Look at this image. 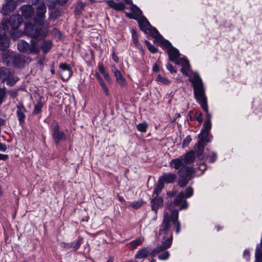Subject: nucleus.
Segmentation results:
<instances>
[{
    "mask_svg": "<svg viewBox=\"0 0 262 262\" xmlns=\"http://www.w3.org/2000/svg\"><path fill=\"white\" fill-rule=\"evenodd\" d=\"M10 77L11 72L9 68L6 67L0 68V80L4 82Z\"/></svg>",
    "mask_w": 262,
    "mask_h": 262,
    "instance_id": "22",
    "label": "nucleus"
},
{
    "mask_svg": "<svg viewBox=\"0 0 262 262\" xmlns=\"http://www.w3.org/2000/svg\"><path fill=\"white\" fill-rule=\"evenodd\" d=\"M68 0H56L57 3L60 6H63L66 4Z\"/></svg>",
    "mask_w": 262,
    "mask_h": 262,
    "instance_id": "58",
    "label": "nucleus"
},
{
    "mask_svg": "<svg viewBox=\"0 0 262 262\" xmlns=\"http://www.w3.org/2000/svg\"><path fill=\"white\" fill-rule=\"evenodd\" d=\"M17 48L19 51L23 53H37L39 52V49L36 47V42L33 40H31V44H29L21 40L17 43Z\"/></svg>",
    "mask_w": 262,
    "mask_h": 262,
    "instance_id": "7",
    "label": "nucleus"
},
{
    "mask_svg": "<svg viewBox=\"0 0 262 262\" xmlns=\"http://www.w3.org/2000/svg\"><path fill=\"white\" fill-rule=\"evenodd\" d=\"M144 238L143 237H139L129 243L130 247L133 249H135L137 247L140 245L143 242Z\"/></svg>",
    "mask_w": 262,
    "mask_h": 262,
    "instance_id": "32",
    "label": "nucleus"
},
{
    "mask_svg": "<svg viewBox=\"0 0 262 262\" xmlns=\"http://www.w3.org/2000/svg\"><path fill=\"white\" fill-rule=\"evenodd\" d=\"M132 39L133 42L135 44V45L138 48L141 47L142 48L141 46L138 42V37L137 32L134 30H132Z\"/></svg>",
    "mask_w": 262,
    "mask_h": 262,
    "instance_id": "33",
    "label": "nucleus"
},
{
    "mask_svg": "<svg viewBox=\"0 0 262 262\" xmlns=\"http://www.w3.org/2000/svg\"><path fill=\"white\" fill-rule=\"evenodd\" d=\"M185 195L184 197L186 198H189L191 197L193 193V190L192 187H188L185 190Z\"/></svg>",
    "mask_w": 262,
    "mask_h": 262,
    "instance_id": "39",
    "label": "nucleus"
},
{
    "mask_svg": "<svg viewBox=\"0 0 262 262\" xmlns=\"http://www.w3.org/2000/svg\"><path fill=\"white\" fill-rule=\"evenodd\" d=\"M22 15L26 18H29L33 14L34 10L30 5H23L21 8Z\"/></svg>",
    "mask_w": 262,
    "mask_h": 262,
    "instance_id": "19",
    "label": "nucleus"
},
{
    "mask_svg": "<svg viewBox=\"0 0 262 262\" xmlns=\"http://www.w3.org/2000/svg\"><path fill=\"white\" fill-rule=\"evenodd\" d=\"M111 70L114 73V75L120 71L118 70L117 67L115 64H113L111 66Z\"/></svg>",
    "mask_w": 262,
    "mask_h": 262,
    "instance_id": "53",
    "label": "nucleus"
},
{
    "mask_svg": "<svg viewBox=\"0 0 262 262\" xmlns=\"http://www.w3.org/2000/svg\"><path fill=\"white\" fill-rule=\"evenodd\" d=\"M166 68L171 74L176 73L177 72V70L171 63H168L166 65Z\"/></svg>",
    "mask_w": 262,
    "mask_h": 262,
    "instance_id": "46",
    "label": "nucleus"
},
{
    "mask_svg": "<svg viewBox=\"0 0 262 262\" xmlns=\"http://www.w3.org/2000/svg\"><path fill=\"white\" fill-rule=\"evenodd\" d=\"M24 32L32 38L42 39L46 36V32L42 26L33 25L32 23L26 24Z\"/></svg>",
    "mask_w": 262,
    "mask_h": 262,
    "instance_id": "5",
    "label": "nucleus"
},
{
    "mask_svg": "<svg viewBox=\"0 0 262 262\" xmlns=\"http://www.w3.org/2000/svg\"><path fill=\"white\" fill-rule=\"evenodd\" d=\"M117 198H118V200L121 202H125V200L123 196H121L119 195H117Z\"/></svg>",
    "mask_w": 262,
    "mask_h": 262,
    "instance_id": "60",
    "label": "nucleus"
},
{
    "mask_svg": "<svg viewBox=\"0 0 262 262\" xmlns=\"http://www.w3.org/2000/svg\"><path fill=\"white\" fill-rule=\"evenodd\" d=\"M250 252L248 250L245 249L243 252V257L245 258L247 260L250 259Z\"/></svg>",
    "mask_w": 262,
    "mask_h": 262,
    "instance_id": "48",
    "label": "nucleus"
},
{
    "mask_svg": "<svg viewBox=\"0 0 262 262\" xmlns=\"http://www.w3.org/2000/svg\"><path fill=\"white\" fill-rule=\"evenodd\" d=\"M153 71L155 72H158L159 71V68L158 65L155 64L153 67Z\"/></svg>",
    "mask_w": 262,
    "mask_h": 262,
    "instance_id": "59",
    "label": "nucleus"
},
{
    "mask_svg": "<svg viewBox=\"0 0 262 262\" xmlns=\"http://www.w3.org/2000/svg\"><path fill=\"white\" fill-rule=\"evenodd\" d=\"M148 126V124L145 121H144L137 125V129L140 132L144 133L146 132Z\"/></svg>",
    "mask_w": 262,
    "mask_h": 262,
    "instance_id": "34",
    "label": "nucleus"
},
{
    "mask_svg": "<svg viewBox=\"0 0 262 262\" xmlns=\"http://www.w3.org/2000/svg\"><path fill=\"white\" fill-rule=\"evenodd\" d=\"M103 75L104 76V78L106 79L107 81H108L110 83L111 82V78L107 72L105 73Z\"/></svg>",
    "mask_w": 262,
    "mask_h": 262,
    "instance_id": "55",
    "label": "nucleus"
},
{
    "mask_svg": "<svg viewBox=\"0 0 262 262\" xmlns=\"http://www.w3.org/2000/svg\"><path fill=\"white\" fill-rule=\"evenodd\" d=\"M132 12L137 15V16H140V15L142 14V11L140 10V9L137 7L136 5H134V4H132L131 5V8H130Z\"/></svg>",
    "mask_w": 262,
    "mask_h": 262,
    "instance_id": "37",
    "label": "nucleus"
},
{
    "mask_svg": "<svg viewBox=\"0 0 262 262\" xmlns=\"http://www.w3.org/2000/svg\"><path fill=\"white\" fill-rule=\"evenodd\" d=\"M177 194V190H172L171 191H168L167 192V195L169 197H172L175 196V195Z\"/></svg>",
    "mask_w": 262,
    "mask_h": 262,
    "instance_id": "54",
    "label": "nucleus"
},
{
    "mask_svg": "<svg viewBox=\"0 0 262 262\" xmlns=\"http://www.w3.org/2000/svg\"><path fill=\"white\" fill-rule=\"evenodd\" d=\"M51 132L56 145H58L61 141L66 140L67 136L63 132L60 130V127L56 121H54L51 125Z\"/></svg>",
    "mask_w": 262,
    "mask_h": 262,
    "instance_id": "6",
    "label": "nucleus"
},
{
    "mask_svg": "<svg viewBox=\"0 0 262 262\" xmlns=\"http://www.w3.org/2000/svg\"><path fill=\"white\" fill-rule=\"evenodd\" d=\"M6 3L3 5L1 13L6 15L12 12L16 8L15 2L13 0H5Z\"/></svg>",
    "mask_w": 262,
    "mask_h": 262,
    "instance_id": "17",
    "label": "nucleus"
},
{
    "mask_svg": "<svg viewBox=\"0 0 262 262\" xmlns=\"http://www.w3.org/2000/svg\"><path fill=\"white\" fill-rule=\"evenodd\" d=\"M143 204L142 200H139L137 201H134L132 204V207L135 209H137L141 207Z\"/></svg>",
    "mask_w": 262,
    "mask_h": 262,
    "instance_id": "40",
    "label": "nucleus"
},
{
    "mask_svg": "<svg viewBox=\"0 0 262 262\" xmlns=\"http://www.w3.org/2000/svg\"><path fill=\"white\" fill-rule=\"evenodd\" d=\"M196 146V155L194 150H190L183 156L171 160L169 163L170 167L178 170V185L181 188L185 187L188 183L193 173L192 167L187 166V164H192L196 157L200 158L203 154L202 153L201 156H198L197 144Z\"/></svg>",
    "mask_w": 262,
    "mask_h": 262,
    "instance_id": "2",
    "label": "nucleus"
},
{
    "mask_svg": "<svg viewBox=\"0 0 262 262\" xmlns=\"http://www.w3.org/2000/svg\"><path fill=\"white\" fill-rule=\"evenodd\" d=\"M5 121L4 119L0 118V126L3 125L5 123Z\"/></svg>",
    "mask_w": 262,
    "mask_h": 262,
    "instance_id": "64",
    "label": "nucleus"
},
{
    "mask_svg": "<svg viewBox=\"0 0 262 262\" xmlns=\"http://www.w3.org/2000/svg\"><path fill=\"white\" fill-rule=\"evenodd\" d=\"M52 47V43L50 40H44L41 45L40 48L44 54H47Z\"/></svg>",
    "mask_w": 262,
    "mask_h": 262,
    "instance_id": "27",
    "label": "nucleus"
},
{
    "mask_svg": "<svg viewBox=\"0 0 262 262\" xmlns=\"http://www.w3.org/2000/svg\"><path fill=\"white\" fill-rule=\"evenodd\" d=\"M148 31H149L150 35L154 37L155 39V40L160 45H162L163 42H164V41L166 40V39H164L159 33L156 28L151 26V27Z\"/></svg>",
    "mask_w": 262,
    "mask_h": 262,
    "instance_id": "18",
    "label": "nucleus"
},
{
    "mask_svg": "<svg viewBox=\"0 0 262 262\" xmlns=\"http://www.w3.org/2000/svg\"><path fill=\"white\" fill-rule=\"evenodd\" d=\"M8 26L4 24L0 25V50L5 51L9 47V38L7 35Z\"/></svg>",
    "mask_w": 262,
    "mask_h": 262,
    "instance_id": "8",
    "label": "nucleus"
},
{
    "mask_svg": "<svg viewBox=\"0 0 262 262\" xmlns=\"http://www.w3.org/2000/svg\"><path fill=\"white\" fill-rule=\"evenodd\" d=\"M179 211L177 209L172 210L170 213L171 221L176 227V232L179 234L181 231V224L178 221Z\"/></svg>",
    "mask_w": 262,
    "mask_h": 262,
    "instance_id": "16",
    "label": "nucleus"
},
{
    "mask_svg": "<svg viewBox=\"0 0 262 262\" xmlns=\"http://www.w3.org/2000/svg\"><path fill=\"white\" fill-rule=\"evenodd\" d=\"M123 1L127 5H132L133 4L132 0H123Z\"/></svg>",
    "mask_w": 262,
    "mask_h": 262,
    "instance_id": "62",
    "label": "nucleus"
},
{
    "mask_svg": "<svg viewBox=\"0 0 262 262\" xmlns=\"http://www.w3.org/2000/svg\"><path fill=\"white\" fill-rule=\"evenodd\" d=\"M22 17L18 14L12 15L9 19L7 20L4 24L6 25L8 27V24H9L11 27V30L10 32V34L12 38L16 39L19 37L21 35V32L18 31L17 29L23 23ZM9 29V28L8 27Z\"/></svg>",
    "mask_w": 262,
    "mask_h": 262,
    "instance_id": "4",
    "label": "nucleus"
},
{
    "mask_svg": "<svg viewBox=\"0 0 262 262\" xmlns=\"http://www.w3.org/2000/svg\"><path fill=\"white\" fill-rule=\"evenodd\" d=\"M6 97V91L5 88H0V105L4 102Z\"/></svg>",
    "mask_w": 262,
    "mask_h": 262,
    "instance_id": "38",
    "label": "nucleus"
},
{
    "mask_svg": "<svg viewBox=\"0 0 262 262\" xmlns=\"http://www.w3.org/2000/svg\"><path fill=\"white\" fill-rule=\"evenodd\" d=\"M162 252L161 250L160 249V247L157 246L156 248L154 249L152 251H151L150 252H149V255L151 257V258H154L156 256V255L159 253L160 252Z\"/></svg>",
    "mask_w": 262,
    "mask_h": 262,
    "instance_id": "41",
    "label": "nucleus"
},
{
    "mask_svg": "<svg viewBox=\"0 0 262 262\" xmlns=\"http://www.w3.org/2000/svg\"><path fill=\"white\" fill-rule=\"evenodd\" d=\"M98 69L100 73H101L102 75L106 73L103 64L101 62L98 63Z\"/></svg>",
    "mask_w": 262,
    "mask_h": 262,
    "instance_id": "50",
    "label": "nucleus"
},
{
    "mask_svg": "<svg viewBox=\"0 0 262 262\" xmlns=\"http://www.w3.org/2000/svg\"><path fill=\"white\" fill-rule=\"evenodd\" d=\"M184 195L183 191H181L177 194L174 200H173V204L175 206H178L180 205V210L186 209L188 208L189 204L184 200Z\"/></svg>",
    "mask_w": 262,
    "mask_h": 262,
    "instance_id": "12",
    "label": "nucleus"
},
{
    "mask_svg": "<svg viewBox=\"0 0 262 262\" xmlns=\"http://www.w3.org/2000/svg\"><path fill=\"white\" fill-rule=\"evenodd\" d=\"M150 201L151 210L157 214L158 209L163 206L164 200L160 196H154Z\"/></svg>",
    "mask_w": 262,
    "mask_h": 262,
    "instance_id": "15",
    "label": "nucleus"
},
{
    "mask_svg": "<svg viewBox=\"0 0 262 262\" xmlns=\"http://www.w3.org/2000/svg\"><path fill=\"white\" fill-rule=\"evenodd\" d=\"M16 114L19 121V124L22 125L24 123L25 121L26 116L25 113L27 112V110L22 103H18L16 105Z\"/></svg>",
    "mask_w": 262,
    "mask_h": 262,
    "instance_id": "13",
    "label": "nucleus"
},
{
    "mask_svg": "<svg viewBox=\"0 0 262 262\" xmlns=\"http://www.w3.org/2000/svg\"><path fill=\"white\" fill-rule=\"evenodd\" d=\"M196 120L199 123L203 122V116L202 113H199L197 116L195 115V120Z\"/></svg>",
    "mask_w": 262,
    "mask_h": 262,
    "instance_id": "49",
    "label": "nucleus"
},
{
    "mask_svg": "<svg viewBox=\"0 0 262 262\" xmlns=\"http://www.w3.org/2000/svg\"><path fill=\"white\" fill-rule=\"evenodd\" d=\"M255 262H262V246L258 245L256 246L255 253Z\"/></svg>",
    "mask_w": 262,
    "mask_h": 262,
    "instance_id": "29",
    "label": "nucleus"
},
{
    "mask_svg": "<svg viewBox=\"0 0 262 262\" xmlns=\"http://www.w3.org/2000/svg\"><path fill=\"white\" fill-rule=\"evenodd\" d=\"M169 256V253L168 251H165L158 255V258L160 260H166Z\"/></svg>",
    "mask_w": 262,
    "mask_h": 262,
    "instance_id": "42",
    "label": "nucleus"
},
{
    "mask_svg": "<svg viewBox=\"0 0 262 262\" xmlns=\"http://www.w3.org/2000/svg\"><path fill=\"white\" fill-rule=\"evenodd\" d=\"M21 60V59L20 56H16L14 58V62L17 66H19L21 63H20Z\"/></svg>",
    "mask_w": 262,
    "mask_h": 262,
    "instance_id": "51",
    "label": "nucleus"
},
{
    "mask_svg": "<svg viewBox=\"0 0 262 262\" xmlns=\"http://www.w3.org/2000/svg\"><path fill=\"white\" fill-rule=\"evenodd\" d=\"M145 44L147 47L148 50L152 53H156L158 52L159 49L155 47L150 42L147 40H145Z\"/></svg>",
    "mask_w": 262,
    "mask_h": 262,
    "instance_id": "35",
    "label": "nucleus"
},
{
    "mask_svg": "<svg viewBox=\"0 0 262 262\" xmlns=\"http://www.w3.org/2000/svg\"><path fill=\"white\" fill-rule=\"evenodd\" d=\"M172 235L171 234L170 236L166 239L164 242L162 243L161 245L158 246L160 247V249L162 251L165 250V249L169 248L172 244Z\"/></svg>",
    "mask_w": 262,
    "mask_h": 262,
    "instance_id": "25",
    "label": "nucleus"
},
{
    "mask_svg": "<svg viewBox=\"0 0 262 262\" xmlns=\"http://www.w3.org/2000/svg\"><path fill=\"white\" fill-rule=\"evenodd\" d=\"M17 80L14 79V78L11 79V77H10L8 79H7L6 81H7V85H8L9 86H13L16 83Z\"/></svg>",
    "mask_w": 262,
    "mask_h": 262,
    "instance_id": "47",
    "label": "nucleus"
},
{
    "mask_svg": "<svg viewBox=\"0 0 262 262\" xmlns=\"http://www.w3.org/2000/svg\"><path fill=\"white\" fill-rule=\"evenodd\" d=\"M208 158L209 159V161L210 163H213L216 161L217 159V155L216 153L212 152L210 155L208 156Z\"/></svg>",
    "mask_w": 262,
    "mask_h": 262,
    "instance_id": "44",
    "label": "nucleus"
},
{
    "mask_svg": "<svg viewBox=\"0 0 262 262\" xmlns=\"http://www.w3.org/2000/svg\"><path fill=\"white\" fill-rule=\"evenodd\" d=\"M43 105V103L40 99L37 101L36 104L34 106L32 113L34 115H38L40 114L42 112Z\"/></svg>",
    "mask_w": 262,
    "mask_h": 262,
    "instance_id": "30",
    "label": "nucleus"
},
{
    "mask_svg": "<svg viewBox=\"0 0 262 262\" xmlns=\"http://www.w3.org/2000/svg\"><path fill=\"white\" fill-rule=\"evenodd\" d=\"M114 76L116 77L117 82L121 86L123 87L126 85L125 79L123 77L120 71L115 73Z\"/></svg>",
    "mask_w": 262,
    "mask_h": 262,
    "instance_id": "28",
    "label": "nucleus"
},
{
    "mask_svg": "<svg viewBox=\"0 0 262 262\" xmlns=\"http://www.w3.org/2000/svg\"><path fill=\"white\" fill-rule=\"evenodd\" d=\"M17 96V92L16 91H13L10 94V96L11 97L14 98Z\"/></svg>",
    "mask_w": 262,
    "mask_h": 262,
    "instance_id": "61",
    "label": "nucleus"
},
{
    "mask_svg": "<svg viewBox=\"0 0 262 262\" xmlns=\"http://www.w3.org/2000/svg\"><path fill=\"white\" fill-rule=\"evenodd\" d=\"M112 59L115 62L117 63L119 62V58L118 56L116 55L115 52L114 51L112 52Z\"/></svg>",
    "mask_w": 262,
    "mask_h": 262,
    "instance_id": "52",
    "label": "nucleus"
},
{
    "mask_svg": "<svg viewBox=\"0 0 262 262\" xmlns=\"http://www.w3.org/2000/svg\"><path fill=\"white\" fill-rule=\"evenodd\" d=\"M164 48L167 50V54L169 60L176 64H181L182 68L181 72L185 75L192 78L188 73V71H190V66L188 59L185 57H180V54L179 50L173 47L171 43L168 40L164 41L162 45Z\"/></svg>",
    "mask_w": 262,
    "mask_h": 262,
    "instance_id": "3",
    "label": "nucleus"
},
{
    "mask_svg": "<svg viewBox=\"0 0 262 262\" xmlns=\"http://www.w3.org/2000/svg\"><path fill=\"white\" fill-rule=\"evenodd\" d=\"M164 187V185L163 184V183L158 180L157 184L154 189L152 196H154L155 195H156V196H159V194L161 193Z\"/></svg>",
    "mask_w": 262,
    "mask_h": 262,
    "instance_id": "31",
    "label": "nucleus"
},
{
    "mask_svg": "<svg viewBox=\"0 0 262 262\" xmlns=\"http://www.w3.org/2000/svg\"><path fill=\"white\" fill-rule=\"evenodd\" d=\"M195 115H196V113H194L193 111H190L188 115V119L190 121H194Z\"/></svg>",
    "mask_w": 262,
    "mask_h": 262,
    "instance_id": "45",
    "label": "nucleus"
},
{
    "mask_svg": "<svg viewBox=\"0 0 262 262\" xmlns=\"http://www.w3.org/2000/svg\"><path fill=\"white\" fill-rule=\"evenodd\" d=\"M106 3L110 8H113L117 11H122L125 8L124 4L121 2L116 3L113 0H108Z\"/></svg>",
    "mask_w": 262,
    "mask_h": 262,
    "instance_id": "20",
    "label": "nucleus"
},
{
    "mask_svg": "<svg viewBox=\"0 0 262 262\" xmlns=\"http://www.w3.org/2000/svg\"><path fill=\"white\" fill-rule=\"evenodd\" d=\"M171 221L170 214L165 213L164 214L163 220L161 225L160 226L159 234H164V235L168 233L170 227V222Z\"/></svg>",
    "mask_w": 262,
    "mask_h": 262,
    "instance_id": "11",
    "label": "nucleus"
},
{
    "mask_svg": "<svg viewBox=\"0 0 262 262\" xmlns=\"http://www.w3.org/2000/svg\"><path fill=\"white\" fill-rule=\"evenodd\" d=\"M83 241V239L82 237L78 236L75 242L69 243L62 242L60 243V246L61 248L65 249L66 250H70V252H75L79 248Z\"/></svg>",
    "mask_w": 262,
    "mask_h": 262,
    "instance_id": "9",
    "label": "nucleus"
},
{
    "mask_svg": "<svg viewBox=\"0 0 262 262\" xmlns=\"http://www.w3.org/2000/svg\"><path fill=\"white\" fill-rule=\"evenodd\" d=\"M180 116H181V115H180V113H176V114H175V115H174V119H177V118H178L180 117Z\"/></svg>",
    "mask_w": 262,
    "mask_h": 262,
    "instance_id": "63",
    "label": "nucleus"
},
{
    "mask_svg": "<svg viewBox=\"0 0 262 262\" xmlns=\"http://www.w3.org/2000/svg\"><path fill=\"white\" fill-rule=\"evenodd\" d=\"M96 77L106 96H109L110 95V91L105 81L103 80L102 78L98 73H96Z\"/></svg>",
    "mask_w": 262,
    "mask_h": 262,
    "instance_id": "21",
    "label": "nucleus"
},
{
    "mask_svg": "<svg viewBox=\"0 0 262 262\" xmlns=\"http://www.w3.org/2000/svg\"><path fill=\"white\" fill-rule=\"evenodd\" d=\"M46 12V7L45 5L39 6L37 8L36 15L34 18L35 25L42 26L45 18Z\"/></svg>",
    "mask_w": 262,
    "mask_h": 262,
    "instance_id": "10",
    "label": "nucleus"
},
{
    "mask_svg": "<svg viewBox=\"0 0 262 262\" xmlns=\"http://www.w3.org/2000/svg\"><path fill=\"white\" fill-rule=\"evenodd\" d=\"M139 25L140 29L144 32H147L151 27V25L145 17H143L140 20Z\"/></svg>",
    "mask_w": 262,
    "mask_h": 262,
    "instance_id": "23",
    "label": "nucleus"
},
{
    "mask_svg": "<svg viewBox=\"0 0 262 262\" xmlns=\"http://www.w3.org/2000/svg\"><path fill=\"white\" fill-rule=\"evenodd\" d=\"M156 80L157 81L164 84H168L170 82V80L168 78L163 77L160 75H158L157 76Z\"/></svg>",
    "mask_w": 262,
    "mask_h": 262,
    "instance_id": "36",
    "label": "nucleus"
},
{
    "mask_svg": "<svg viewBox=\"0 0 262 262\" xmlns=\"http://www.w3.org/2000/svg\"><path fill=\"white\" fill-rule=\"evenodd\" d=\"M59 68L61 69L62 72H63V74H66V73H68V75H67V80H68L73 74V72L70 65L65 63H62L59 64Z\"/></svg>",
    "mask_w": 262,
    "mask_h": 262,
    "instance_id": "24",
    "label": "nucleus"
},
{
    "mask_svg": "<svg viewBox=\"0 0 262 262\" xmlns=\"http://www.w3.org/2000/svg\"><path fill=\"white\" fill-rule=\"evenodd\" d=\"M8 158H9V156L8 155H4V154H0V161L1 160L6 161L8 159Z\"/></svg>",
    "mask_w": 262,
    "mask_h": 262,
    "instance_id": "56",
    "label": "nucleus"
},
{
    "mask_svg": "<svg viewBox=\"0 0 262 262\" xmlns=\"http://www.w3.org/2000/svg\"><path fill=\"white\" fill-rule=\"evenodd\" d=\"M7 150V146L6 144L0 142V151H5Z\"/></svg>",
    "mask_w": 262,
    "mask_h": 262,
    "instance_id": "57",
    "label": "nucleus"
},
{
    "mask_svg": "<svg viewBox=\"0 0 262 262\" xmlns=\"http://www.w3.org/2000/svg\"><path fill=\"white\" fill-rule=\"evenodd\" d=\"M189 81L191 82L193 87L194 98L206 113V119L204 122L200 134L198 135L199 140L197 143V155L198 156H200L204 151V148L206 144L211 141L212 136L210 130L212 127L211 122L212 115L208 112L205 89L199 74L196 72L193 73L192 77L190 78Z\"/></svg>",
    "mask_w": 262,
    "mask_h": 262,
    "instance_id": "1",
    "label": "nucleus"
},
{
    "mask_svg": "<svg viewBox=\"0 0 262 262\" xmlns=\"http://www.w3.org/2000/svg\"><path fill=\"white\" fill-rule=\"evenodd\" d=\"M149 254V249L148 247L143 248L139 250L135 254V258L141 259L147 257Z\"/></svg>",
    "mask_w": 262,
    "mask_h": 262,
    "instance_id": "26",
    "label": "nucleus"
},
{
    "mask_svg": "<svg viewBox=\"0 0 262 262\" xmlns=\"http://www.w3.org/2000/svg\"><path fill=\"white\" fill-rule=\"evenodd\" d=\"M191 140L192 139L190 137V136H187L183 141L182 147L183 148L187 147L189 144Z\"/></svg>",
    "mask_w": 262,
    "mask_h": 262,
    "instance_id": "43",
    "label": "nucleus"
},
{
    "mask_svg": "<svg viewBox=\"0 0 262 262\" xmlns=\"http://www.w3.org/2000/svg\"><path fill=\"white\" fill-rule=\"evenodd\" d=\"M177 178V176L173 172H164L160 176L159 180L164 185L166 184L173 183Z\"/></svg>",
    "mask_w": 262,
    "mask_h": 262,
    "instance_id": "14",
    "label": "nucleus"
}]
</instances>
